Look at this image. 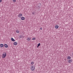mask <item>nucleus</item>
<instances>
[{
	"mask_svg": "<svg viewBox=\"0 0 73 73\" xmlns=\"http://www.w3.org/2000/svg\"><path fill=\"white\" fill-rule=\"evenodd\" d=\"M7 56V53L6 52H5L3 53L2 55V58H4L5 57H6V56Z\"/></svg>",
	"mask_w": 73,
	"mask_h": 73,
	"instance_id": "1",
	"label": "nucleus"
},
{
	"mask_svg": "<svg viewBox=\"0 0 73 73\" xmlns=\"http://www.w3.org/2000/svg\"><path fill=\"white\" fill-rule=\"evenodd\" d=\"M31 70L32 71H34L35 70V66L32 65V67L31 68Z\"/></svg>",
	"mask_w": 73,
	"mask_h": 73,
	"instance_id": "2",
	"label": "nucleus"
},
{
	"mask_svg": "<svg viewBox=\"0 0 73 73\" xmlns=\"http://www.w3.org/2000/svg\"><path fill=\"white\" fill-rule=\"evenodd\" d=\"M23 16V14H19L18 15V17H20L21 16Z\"/></svg>",
	"mask_w": 73,
	"mask_h": 73,
	"instance_id": "3",
	"label": "nucleus"
},
{
	"mask_svg": "<svg viewBox=\"0 0 73 73\" xmlns=\"http://www.w3.org/2000/svg\"><path fill=\"white\" fill-rule=\"evenodd\" d=\"M21 19L22 20H25V17H22L21 18Z\"/></svg>",
	"mask_w": 73,
	"mask_h": 73,
	"instance_id": "4",
	"label": "nucleus"
},
{
	"mask_svg": "<svg viewBox=\"0 0 73 73\" xmlns=\"http://www.w3.org/2000/svg\"><path fill=\"white\" fill-rule=\"evenodd\" d=\"M68 63H71V62H72V60L71 59V60H69L68 61Z\"/></svg>",
	"mask_w": 73,
	"mask_h": 73,
	"instance_id": "5",
	"label": "nucleus"
},
{
	"mask_svg": "<svg viewBox=\"0 0 73 73\" xmlns=\"http://www.w3.org/2000/svg\"><path fill=\"white\" fill-rule=\"evenodd\" d=\"M0 46L1 47V48H3V46H4V44H0Z\"/></svg>",
	"mask_w": 73,
	"mask_h": 73,
	"instance_id": "6",
	"label": "nucleus"
},
{
	"mask_svg": "<svg viewBox=\"0 0 73 73\" xmlns=\"http://www.w3.org/2000/svg\"><path fill=\"white\" fill-rule=\"evenodd\" d=\"M4 46L5 48H8V46L7 44H4Z\"/></svg>",
	"mask_w": 73,
	"mask_h": 73,
	"instance_id": "7",
	"label": "nucleus"
},
{
	"mask_svg": "<svg viewBox=\"0 0 73 73\" xmlns=\"http://www.w3.org/2000/svg\"><path fill=\"white\" fill-rule=\"evenodd\" d=\"M14 45H17V42H15L14 43Z\"/></svg>",
	"mask_w": 73,
	"mask_h": 73,
	"instance_id": "8",
	"label": "nucleus"
},
{
	"mask_svg": "<svg viewBox=\"0 0 73 73\" xmlns=\"http://www.w3.org/2000/svg\"><path fill=\"white\" fill-rule=\"evenodd\" d=\"M59 27V26H58V25H56L55 26V28H56V29H58Z\"/></svg>",
	"mask_w": 73,
	"mask_h": 73,
	"instance_id": "9",
	"label": "nucleus"
},
{
	"mask_svg": "<svg viewBox=\"0 0 73 73\" xmlns=\"http://www.w3.org/2000/svg\"><path fill=\"white\" fill-rule=\"evenodd\" d=\"M11 40L12 41H13V42H14L15 41V40L14 39H13V38H11Z\"/></svg>",
	"mask_w": 73,
	"mask_h": 73,
	"instance_id": "10",
	"label": "nucleus"
},
{
	"mask_svg": "<svg viewBox=\"0 0 73 73\" xmlns=\"http://www.w3.org/2000/svg\"><path fill=\"white\" fill-rule=\"evenodd\" d=\"M16 32L17 33H19L20 32V31H19L18 30H17L16 31Z\"/></svg>",
	"mask_w": 73,
	"mask_h": 73,
	"instance_id": "11",
	"label": "nucleus"
},
{
	"mask_svg": "<svg viewBox=\"0 0 73 73\" xmlns=\"http://www.w3.org/2000/svg\"><path fill=\"white\" fill-rule=\"evenodd\" d=\"M71 58L70 56H68L67 58V60H70Z\"/></svg>",
	"mask_w": 73,
	"mask_h": 73,
	"instance_id": "12",
	"label": "nucleus"
},
{
	"mask_svg": "<svg viewBox=\"0 0 73 73\" xmlns=\"http://www.w3.org/2000/svg\"><path fill=\"white\" fill-rule=\"evenodd\" d=\"M27 40H28V41H30L31 40V38H27Z\"/></svg>",
	"mask_w": 73,
	"mask_h": 73,
	"instance_id": "13",
	"label": "nucleus"
},
{
	"mask_svg": "<svg viewBox=\"0 0 73 73\" xmlns=\"http://www.w3.org/2000/svg\"><path fill=\"white\" fill-rule=\"evenodd\" d=\"M35 39H36V38L35 37H34L32 38L33 40H35Z\"/></svg>",
	"mask_w": 73,
	"mask_h": 73,
	"instance_id": "14",
	"label": "nucleus"
},
{
	"mask_svg": "<svg viewBox=\"0 0 73 73\" xmlns=\"http://www.w3.org/2000/svg\"><path fill=\"white\" fill-rule=\"evenodd\" d=\"M33 64H34V62H32L31 63V65H33Z\"/></svg>",
	"mask_w": 73,
	"mask_h": 73,
	"instance_id": "15",
	"label": "nucleus"
},
{
	"mask_svg": "<svg viewBox=\"0 0 73 73\" xmlns=\"http://www.w3.org/2000/svg\"><path fill=\"white\" fill-rule=\"evenodd\" d=\"M41 45V44L40 43H39L38 44V45L39 46H40V45Z\"/></svg>",
	"mask_w": 73,
	"mask_h": 73,
	"instance_id": "16",
	"label": "nucleus"
},
{
	"mask_svg": "<svg viewBox=\"0 0 73 73\" xmlns=\"http://www.w3.org/2000/svg\"><path fill=\"white\" fill-rule=\"evenodd\" d=\"M16 0H13V2H14V3H15V2H16Z\"/></svg>",
	"mask_w": 73,
	"mask_h": 73,
	"instance_id": "17",
	"label": "nucleus"
},
{
	"mask_svg": "<svg viewBox=\"0 0 73 73\" xmlns=\"http://www.w3.org/2000/svg\"><path fill=\"white\" fill-rule=\"evenodd\" d=\"M20 38H22V36L20 35Z\"/></svg>",
	"mask_w": 73,
	"mask_h": 73,
	"instance_id": "18",
	"label": "nucleus"
},
{
	"mask_svg": "<svg viewBox=\"0 0 73 73\" xmlns=\"http://www.w3.org/2000/svg\"><path fill=\"white\" fill-rule=\"evenodd\" d=\"M2 2V0H0V3H1Z\"/></svg>",
	"mask_w": 73,
	"mask_h": 73,
	"instance_id": "19",
	"label": "nucleus"
},
{
	"mask_svg": "<svg viewBox=\"0 0 73 73\" xmlns=\"http://www.w3.org/2000/svg\"><path fill=\"white\" fill-rule=\"evenodd\" d=\"M40 30H42V28L41 27V28H40Z\"/></svg>",
	"mask_w": 73,
	"mask_h": 73,
	"instance_id": "20",
	"label": "nucleus"
},
{
	"mask_svg": "<svg viewBox=\"0 0 73 73\" xmlns=\"http://www.w3.org/2000/svg\"><path fill=\"white\" fill-rule=\"evenodd\" d=\"M39 46H38V45L37 46V48H38V47Z\"/></svg>",
	"mask_w": 73,
	"mask_h": 73,
	"instance_id": "21",
	"label": "nucleus"
},
{
	"mask_svg": "<svg viewBox=\"0 0 73 73\" xmlns=\"http://www.w3.org/2000/svg\"><path fill=\"white\" fill-rule=\"evenodd\" d=\"M33 13V14H34V13Z\"/></svg>",
	"mask_w": 73,
	"mask_h": 73,
	"instance_id": "22",
	"label": "nucleus"
}]
</instances>
